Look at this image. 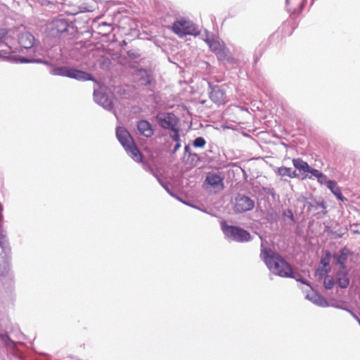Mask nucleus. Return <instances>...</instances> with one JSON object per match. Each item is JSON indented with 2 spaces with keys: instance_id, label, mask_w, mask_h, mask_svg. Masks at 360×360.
Returning a JSON list of instances; mask_svg holds the SVG:
<instances>
[{
  "instance_id": "1",
  "label": "nucleus",
  "mask_w": 360,
  "mask_h": 360,
  "mask_svg": "<svg viewBox=\"0 0 360 360\" xmlns=\"http://www.w3.org/2000/svg\"><path fill=\"white\" fill-rule=\"evenodd\" d=\"M261 257L274 274L295 278L291 266L278 254L269 248H262Z\"/></svg>"
},
{
  "instance_id": "2",
  "label": "nucleus",
  "mask_w": 360,
  "mask_h": 360,
  "mask_svg": "<svg viewBox=\"0 0 360 360\" xmlns=\"http://www.w3.org/2000/svg\"><path fill=\"white\" fill-rule=\"evenodd\" d=\"M221 228L224 235L236 242L244 243L250 239V234L246 230L236 226H230L226 221L221 223Z\"/></svg>"
},
{
  "instance_id": "3",
  "label": "nucleus",
  "mask_w": 360,
  "mask_h": 360,
  "mask_svg": "<svg viewBox=\"0 0 360 360\" xmlns=\"http://www.w3.org/2000/svg\"><path fill=\"white\" fill-rule=\"evenodd\" d=\"M51 73L53 75L67 77L77 80L88 81L92 80L90 74L68 67H58L52 69Z\"/></svg>"
},
{
  "instance_id": "4",
  "label": "nucleus",
  "mask_w": 360,
  "mask_h": 360,
  "mask_svg": "<svg viewBox=\"0 0 360 360\" xmlns=\"http://www.w3.org/2000/svg\"><path fill=\"white\" fill-rule=\"evenodd\" d=\"M172 31L179 37L185 35L195 34L198 32V28L190 20L181 19L174 22L172 27Z\"/></svg>"
},
{
  "instance_id": "5",
  "label": "nucleus",
  "mask_w": 360,
  "mask_h": 360,
  "mask_svg": "<svg viewBox=\"0 0 360 360\" xmlns=\"http://www.w3.org/2000/svg\"><path fill=\"white\" fill-rule=\"evenodd\" d=\"M8 240L0 232V275H4L9 270V254Z\"/></svg>"
},
{
  "instance_id": "6",
  "label": "nucleus",
  "mask_w": 360,
  "mask_h": 360,
  "mask_svg": "<svg viewBox=\"0 0 360 360\" xmlns=\"http://www.w3.org/2000/svg\"><path fill=\"white\" fill-rule=\"evenodd\" d=\"M68 22L63 18H57L52 20L48 25V31L53 37H58L68 31Z\"/></svg>"
},
{
  "instance_id": "7",
  "label": "nucleus",
  "mask_w": 360,
  "mask_h": 360,
  "mask_svg": "<svg viewBox=\"0 0 360 360\" xmlns=\"http://www.w3.org/2000/svg\"><path fill=\"white\" fill-rule=\"evenodd\" d=\"M254 207V200L245 195H238L235 198L233 210L237 213L252 210Z\"/></svg>"
},
{
  "instance_id": "8",
  "label": "nucleus",
  "mask_w": 360,
  "mask_h": 360,
  "mask_svg": "<svg viewBox=\"0 0 360 360\" xmlns=\"http://www.w3.org/2000/svg\"><path fill=\"white\" fill-rule=\"evenodd\" d=\"M159 124L165 129H174L178 124V118L173 113H160L157 115Z\"/></svg>"
},
{
  "instance_id": "9",
  "label": "nucleus",
  "mask_w": 360,
  "mask_h": 360,
  "mask_svg": "<svg viewBox=\"0 0 360 360\" xmlns=\"http://www.w3.org/2000/svg\"><path fill=\"white\" fill-rule=\"evenodd\" d=\"M206 42L219 60H224L227 57L226 49L223 43L214 39H207Z\"/></svg>"
},
{
  "instance_id": "10",
  "label": "nucleus",
  "mask_w": 360,
  "mask_h": 360,
  "mask_svg": "<svg viewBox=\"0 0 360 360\" xmlns=\"http://www.w3.org/2000/svg\"><path fill=\"white\" fill-rule=\"evenodd\" d=\"M335 281L341 288H347L349 286L350 279L345 266H342L336 273Z\"/></svg>"
},
{
  "instance_id": "11",
  "label": "nucleus",
  "mask_w": 360,
  "mask_h": 360,
  "mask_svg": "<svg viewBox=\"0 0 360 360\" xmlns=\"http://www.w3.org/2000/svg\"><path fill=\"white\" fill-rule=\"evenodd\" d=\"M223 180L224 179L220 175L215 173H209L206 176L205 184L214 188L223 190L224 188Z\"/></svg>"
},
{
  "instance_id": "12",
  "label": "nucleus",
  "mask_w": 360,
  "mask_h": 360,
  "mask_svg": "<svg viewBox=\"0 0 360 360\" xmlns=\"http://www.w3.org/2000/svg\"><path fill=\"white\" fill-rule=\"evenodd\" d=\"M116 135L124 148L129 146V145L131 143H133V138L129 131H127L124 128L121 127H117L116 130Z\"/></svg>"
},
{
  "instance_id": "13",
  "label": "nucleus",
  "mask_w": 360,
  "mask_h": 360,
  "mask_svg": "<svg viewBox=\"0 0 360 360\" xmlns=\"http://www.w3.org/2000/svg\"><path fill=\"white\" fill-rule=\"evenodd\" d=\"M34 43V36L28 32H24L18 35V44L21 48L23 49H30L33 46Z\"/></svg>"
},
{
  "instance_id": "14",
  "label": "nucleus",
  "mask_w": 360,
  "mask_h": 360,
  "mask_svg": "<svg viewBox=\"0 0 360 360\" xmlns=\"http://www.w3.org/2000/svg\"><path fill=\"white\" fill-rule=\"evenodd\" d=\"M137 129L139 132L145 137L150 138L154 134V130L149 122L145 120L137 122Z\"/></svg>"
},
{
  "instance_id": "15",
  "label": "nucleus",
  "mask_w": 360,
  "mask_h": 360,
  "mask_svg": "<svg viewBox=\"0 0 360 360\" xmlns=\"http://www.w3.org/2000/svg\"><path fill=\"white\" fill-rule=\"evenodd\" d=\"M124 149L134 161L137 162H142V154L136 146L134 141H133V143L129 144V146L125 147Z\"/></svg>"
},
{
  "instance_id": "16",
  "label": "nucleus",
  "mask_w": 360,
  "mask_h": 360,
  "mask_svg": "<svg viewBox=\"0 0 360 360\" xmlns=\"http://www.w3.org/2000/svg\"><path fill=\"white\" fill-rule=\"evenodd\" d=\"M210 97L214 103H223L225 101V92L219 88H214L210 93Z\"/></svg>"
},
{
  "instance_id": "17",
  "label": "nucleus",
  "mask_w": 360,
  "mask_h": 360,
  "mask_svg": "<svg viewBox=\"0 0 360 360\" xmlns=\"http://www.w3.org/2000/svg\"><path fill=\"white\" fill-rule=\"evenodd\" d=\"M326 186L330 190L333 194L337 197L338 200L341 201H344L345 200V197L343 196L341 192L340 188L338 186L335 181H328L327 182Z\"/></svg>"
},
{
  "instance_id": "18",
  "label": "nucleus",
  "mask_w": 360,
  "mask_h": 360,
  "mask_svg": "<svg viewBox=\"0 0 360 360\" xmlns=\"http://www.w3.org/2000/svg\"><path fill=\"white\" fill-rule=\"evenodd\" d=\"M277 174L281 176H288L291 179L297 176L296 170H293L292 168L286 167H278Z\"/></svg>"
},
{
  "instance_id": "19",
  "label": "nucleus",
  "mask_w": 360,
  "mask_h": 360,
  "mask_svg": "<svg viewBox=\"0 0 360 360\" xmlns=\"http://www.w3.org/2000/svg\"><path fill=\"white\" fill-rule=\"evenodd\" d=\"M139 75L141 76V82L143 85H149L153 82V77L146 70L141 69L138 70Z\"/></svg>"
},
{
  "instance_id": "20",
  "label": "nucleus",
  "mask_w": 360,
  "mask_h": 360,
  "mask_svg": "<svg viewBox=\"0 0 360 360\" xmlns=\"http://www.w3.org/2000/svg\"><path fill=\"white\" fill-rule=\"evenodd\" d=\"M292 163L294 167L300 171L307 172L309 170L310 166L308 163L300 158L293 159Z\"/></svg>"
},
{
  "instance_id": "21",
  "label": "nucleus",
  "mask_w": 360,
  "mask_h": 360,
  "mask_svg": "<svg viewBox=\"0 0 360 360\" xmlns=\"http://www.w3.org/2000/svg\"><path fill=\"white\" fill-rule=\"evenodd\" d=\"M335 285L334 279L330 276H326L323 280V285L326 289L330 290Z\"/></svg>"
},
{
  "instance_id": "22",
  "label": "nucleus",
  "mask_w": 360,
  "mask_h": 360,
  "mask_svg": "<svg viewBox=\"0 0 360 360\" xmlns=\"http://www.w3.org/2000/svg\"><path fill=\"white\" fill-rule=\"evenodd\" d=\"M206 144V141L203 137L196 138L193 143V145L195 148H203Z\"/></svg>"
},
{
  "instance_id": "23",
  "label": "nucleus",
  "mask_w": 360,
  "mask_h": 360,
  "mask_svg": "<svg viewBox=\"0 0 360 360\" xmlns=\"http://www.w3.org/2000/svg\"><path fill=\"white\" fill-rule=\"evenodd\" d=\"M344 250L345 249L342 250L341 254L338 259V262L341 265V267L345 266V262L347 260V254L345 253Z\"/></svg>"
},
{
  "instance_id": "24",
  "label": "nucleus",
  "mask_w": 360,
  "mask_h": 360,
  "mask_svg": "<svg viewBox=\"0 0 360 360\" xmlns=\"http://www.w3.org/2000/svg\"><path fill=\"white\" fill-rule=\"evenodd\" d=\"M173 131V134L171 135V138L176 142H180V136L179 134V130L176 127L174 129H171Z\"/></svg>"
},
{
  "instance_id": "25",
  "label": "nucleus",
  "mask_w": 360,
  "mask_h": 360,
  "mask_svg": "<svg viewBox=\"0 0 360 360\" xmlns=\"http://www.w3.org/2000/svg\"><path fill=\"white\" fill-rule=\"evenodd\" d=\"M318 181L321 184H326L327 186V182L329 181L327 179L326 176L323 174L322 172L320 174V175L317 178Z\"/></svg>"
},
{
  "instance_id": "26",
  "label": "nucleus",
  "mask_w": 360,
  "mask_h": 360,
  "mask_svg": "<svg viewBox=\"0 0 360 360\" xmlns=\"http://www.w3.org/2000/svg\"><path fill=\"white\" fill-rule=\"evenodd\" d=\"M307 173H310L313 176H316V178H318V176L320 175V174L321 173L319 170L316 169H314V168H311V167H309V170L307 172Z\"/></svg>"
},
{
  "instance_id": "27",
  "label": "nucleus",
  "mask_w": 360,
  "mask_h": 360,
  "mask_svg": "<svg viewBox=\"0 0 360 360\" xmlns=\"http://www.w3.org/2000/svg\"><path fill=\"white\" fill-rule=\"evenodd\" d=\"M180 147V142H176V144L175 145L174 148L173 150V153H176L179 149Z\"/></svg>"
},
{
  "instance_id": "28",
  "label": "nucleus",
  "mask_w": 360,
  "mask_h": 360,
  "mask_svg": "<svg viewBox=\"0 0 360 360\" xmlns=\"http://www.w3.org/2000/svg\"><path fill=\"white\" fill-rule=\"evenodd\" d=\"M321 263L324 265V266H326L328 264V262L326 261V259H321Z\"/></svg>"
},
{
  "instance_id": "29",
  "label": "nucleus",
  "mask_w": 360,
  "mask_h": 360,
  "mask_svg": "<svg viewBox=\"0 0 360 360\" xmlns=\"http://www.w3.org/2000/svg\"><path fill=\"white\" fill-rule=\"evenodd\" d=\"M51 2H52V3H57V2H58V1H57V0H53Z\"/></svg>"
},
{
  "instance_id": "30",
  "label": "nucleus",
  "mask_w": 360,
  "mask_h": 360,
  "mask_svg": "<svg viewBox=\"0 0 360 360\" xmlns=\"http://www.w3.org/2000/svg\"><path fill=\"white\" fill-rule=\"evenodd\" d=\"M188 148H189V147H188V146H186L185 147V150H187Z\"/></svg>"
}]
</instances>
